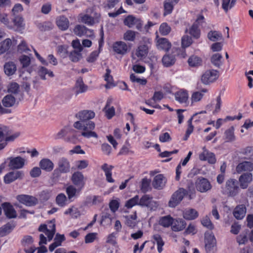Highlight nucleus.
Listing matches in <instances>:
<instances>
[{"label":"nucleus","instance_id":"37","mask_svg":"<svg viewBox=\"0 0 253 253\" xmlns=\"http://www.w3.org/2000/svg\"><path fill=\"white\" fill-rule=\"evenodd\" d=\"M173 219L170 215L165 216L160 218L159 223L164 227H168L172 225Z\"/></svg>","mask_w":253,"mask_h":253},{"label":"nucleus","instance_id":"64","mask_svg":"<svg viewBox=\"0 0 253 253\" xmlns=\"http://www.w3.org/2000/svg\"><path fill=\"white\" fill-rule=\"evenodd\" d=\"M130 80L132 82H136L142 85H145L147 83V81L146 79H140L138 78L136 76H135L134 74H132L130 75Z\"/></svg>","mask_w":253,"mask_h":253},{"label":"nucleus","instance_id":"63","mask_svg":"<svg viewBox=\"0 0 253 253\" xmlns=\"http://www.w3.org/2000/svg\"><path fill=\"white\" fill-rule=\"evenodd\" d=\"M19 85L16 83H11L8 87V91L9 92H11L14 94H17L19 92Z\"/></svg>","mask_w":253,"mask_h":253},{"label":"nucleus","instance_id":"30","mask_svg":"<svg viewBox=\"0 0 253 253\" xmlns=\"http://www.w3.org/2000/svg\"><path fill=\"white\" fill-rule=\"evenodd\" d=\"M148 52V47L146 44L139 45L136 50L135 55L140 59L145 57Z\"/></svg>","mask_w":253,"mask_h":253},{"label":"nucleus","instance_id":"42","mask_svg":"<svg viewBox=\"0 0 253 253\" xmlns=\"http://www.w3.org/2000/svg\"><path fill=\"white\" fill-rule=\"evenodd\" d=\"M11 133V130L5 126H0V142L5 140L6 135Z\"/></svg>","mask_w":253,"mask_h":253},{"label":"nucleus","instance_id":"40","mask_svg":"<svg viewBox=\"0 0 253 253\" xmlns=\"http://www.w3.org/2000/svg\"><path fill=\"white\" fill-rule=\"evenodd\" d=\"M189 33L194 38L199 39L201 35V31L199 27L194 23L189 29Z\"/></svg>","mask_w":253,"mask_h":253},{"label":"nucleus","instance_id":"56","mask_svg":"<svg viewBox=\"0 0 253 253\" xmlns=\"http://www.w3.org/2000/svg\"><path fill=\"white\" fill-rule=\"evenodd\" d=\"M150 180L146 178H143L141 182V190L143 192H147L150 189Z\"/></svg>","mask_w":253,"mask_h":253},{"label":"nucleus","instance_id":"49","mask_svg":"<svg viewBox=\"0 0 253 253\" xmlns=\"http://www.w3.org/2000/svg\"><path fill=\"white\" fill-rule=\"evenodd\" d=\"M139 196L138 195H136L134 197L128 200L126 202L125 206L128 209L131 208L135 205H139Z\"/></svg>","mask_w":253,"mask_h":253},{"label":"nucleus","instance_id":"47","mask_svg":"<svg viewBox=\"0 0 253 253\" xmlns=\"http://www.w3.org/2000/svg\"><path fill=\"white\" fill-rule=\"evenodd\" d=\"M138 22L139 20L134 17L129 15L125 19L124 24L129 28H131Z\"/></svg>","mask_w":253,"mask_h":253},{"label":"nucleus","instance_id":"22","mask_svg":"<svg viewBox=\"0 0 253 253\" xmlns=\"http://www.w3.org/2000/svg\"><path fill=\"white\" fill-rule=\"evenodd\" d=\"M159 49L168 51L171 47V43L166 38H160L158 40L157 43Z\"/></svg>","mask_w":253,"mask_h":253},{"label":"nucleus","instance_id":"43","mask_svg":"<svg viewBox=\"0 0 253 253\" xmlns=\"http://www.w3.org/2000/svg\"><path fill=\"white\" fill-rule=\"evenodd\" d=\"M209 39L212 42H215L222 39V34L216 31H211L208 34Z\"/></svg>","mask_w":253,"mask_h":253},{"label":"nucleus","instance_id":"12","mask_svg":"<svg viewBox=\"0 0 253 253\" xmlns=\"http://www.w3.org/2000/svg\"><path fill=\"white\" fill-rule=\"evenodd\" d=\"M203 149V152L200 154L199 159L202 161H208L211 164H215L216 158L214 154L212 152H209L205 147H204Z\"/></svg>","mask_w":253,"mask_h":253},{"label":"nucleus","instance_id":"8","mask_svg":"<svg viewBox=\"0 0 253 253\" xmlns=\"http://www.w3.org/2000/svg\"><path fill=\"white\" fill-rule=\"evenodd\" d=\"M16 199L20 203L28 207L34 206L38 203L37 198L28 195H18Z\"/></svg>","mask_w":253,"mask_h":253},{"label":"nucleus","instance_id":"26","mask_svg":"<svg viewBox=\"0 0 253 253\" xmlns=\"http://www.w3.org/2000/svg\"><path fill=\"white\" fill-rule=\"evenodd\" d=\"M13 222H8L0 228V237H3L10 233L15 227Z\"/></svg>","mask_w":253,"mask_h":253},{"label":"nucleus","instance_id":"31","mask_svg":"<svg viewBox=\"0 0 253 253\" xmlns=\"http://www.w3.org/2000/svg\"><path fill=\"white\" fill-rule=\"evenodd\" d=\"M57 25L62 30H66L69 25V21L67 18L62 16L57 18L56 21Z\"/></svg>","mask_w":253,"mask_h":253},{"label":"nucleus","instance_id":"9","mask_svg":"<svg viewBox=\"0 0 253 253\" xmlns=\"http://www.w3.org/2000/svg\"><path fill=\"white\" fill-rule=\"evenodd\" d=\"M72 183L78 187L79 191H81L85 185V178L80 171H76L72 175Z\"/></svg>","mask_w":253,"mask_h":253},{"label":"nucleus","instance_id":"32","mask_svg":"<svg viewBox=\"0 0 253 253\" xmlns=\"http://www.w3.org/2000/svg\"><path fill=\"white\" fill-rule=\"evenodd\" d=\"M222 56L219 53L213 54L211 58V64L215 67L220 68L222 65Z\"/></svg>","mask_w":253,"mask_h":253},{"label":"nucleus","instance_id":"3","mask_svg":"<svg viewBox=\"0 0 253 253\" xmlns=\"http://www.w3.org/2000/svg\"><path fill=\"white\" fill-rule=\"evenodd\" d=\"M223 193L229 196L234 197L239 193V187L237 180L230 178L225 183V187L222 188Z\"/></svg>","mask_w":253,"mask_h":253},{"label":"nucleus","instance_id":"24","mask_svg":"<svg viewBox=\"0 0 253 253\" xmlns=\"http://www.w3.org/2000/svg\"><path fill=\"white\" fill-rule=\"evenodd\" d=\"M175 100L180 103H186L188 99V94L186 90H180L174 94Z\"/></svg>","mask_w":253,"mask_h":253},{"label":"nucleus","instance_id":"45","mask_svg":"<svg viewBox=\"0 0 253 253\" xmlns=\"http://www.w3.org/2000/svg\"><path fill=\"white\" fill-rule=\"evenodd\" d=\"M153 238L157 245L158 252L161 253L163 251V247L165 244L161 236L159 234L154 235L153 236Z\"/></svg>","mask_w":253,"mask_h":253},{"label":"nucleus","instance_id":"4","mask_svg":"<svg viewBox=\"0 0 253 253\" xmlns=\"http://www.w3.org/2000/svg\"><path fill=\"white\" fill-rule=\"evenodd\" d=\"M187 194L186 190L180 188L174 192L169 202V206L170 208H175L182 201L184 196Z\"/></svg>","mask_w":253,"mask_h":253},{"label":"nucleus","instance_id":"41","mask_svg":"<svg viewBox=\"0 0 253 253\" xmlns=\"http://www.w3.org/2000/svg\"><path fill=\"white\" fill-rule=\"evenodd\" d=\"M198 216V212L194 209H190L185 211L183 213V217L186 219L193 220Z\"/></svg>","mask_w":253,"mask_h":253},{"label":"nucleus","instance_id":"21","mask_svg":"<svg viewBox=\"0 0 253 253\" xmlns=\"http://www.w3.org/2000/svg\"><path fill=\"white\" fill-rule=\"evenodd\" d=\"M40 168L46 171H51L54 168V164L48 159H43L39 163Z\"/></svg>","mask_w":253,"mask_h":253},{"label":"nucleus","instance_id":"54","mask_svg":"<svg viewBox=\"0 0 253 253\" xmlns=\"http://www.w3.org/2000/svg\"><path fill=\"white\" fill-rule=\"evenodd\" d=\"M67 200V197L64 194H59L56 198V204L61 207H64L66 204V201Z\"/></svg>","mask_w":253,"mask_h":253},{"label":"nucleus","instance_id":"28","mask_svg":"<svg viewBox=\"0 0 253 253\" xmlns=\"http://www.w3.org/2000/svg\"><path fill=\"white\" fill-rule=\"evenodd\" d=\"M113 167L108 165L107 164H104L102 167V169L105 172L106 177V180L108 182L112 183L114 182V180L112 178V170Z\"/></svg>","mask_w":253,"mask_h":253},{"label":"nucleus","instance_id":"57","mask_svg":"<svg viewBox=\"0 0 253 253\" xmlns=\"http://www.w3.org/2000/svg\"><path fill=\"white\" fill-rule=\"evenodd\" d=\"M124 39L126 41H133L135 39V32L131 31H127L124 35Z\"/></svg>","mask_w":253,"mask_h":253},{"label":"nucleus","instance_id":"6","mask_svg":"<svg viewBox=\"0 0 253 253\" xmlns=\"http://www.w3.org/2000/svg\"><path fill=\"white\" fill-rule=\"evenodd\" d=\"M219 77V72L215 70L206 71L201 76V82L205 84H209L215 82Z\"/></svg>","mask_w":253,"mask_h":253},{"label":"nucleus","instance_id":"35","mask_svg":"<svg viewBox=\"0 0 253 253\" xmlns=\"http://www.w3.org/2000/svg\"><path fill=\"white\" fill-rule=\"evenodd\" d=\"M15 101V98L13 95L8 94L3 97L2 103L5 107H10L14 105Z\"/></svg>","mask_w":253,"mask_h":253},{"label":"nucleus","instance_id":"59","mask_svg":"<svg viewBox=\"0 0 253 253\" xmlns=\"http://www.w3.org/2000/svg\"><path fill=\"white\" fill-rule=\"evenodd\" d=\"M57 52L62 58H66L68 55L67 47L64 45H59L57 47Z\"/></svg>","mask_w":253,"mask_h":253},{"label":"nucleus","instance_id":"19","mask_svg":"<svg viewBox=\"0 0 253 253\" xmlns=\"http://www.w3.org/2000/svg\"><path fill=\"white\" fill-rule=\"evenodd\" d=\"M162 174L156 175L153 181L152 185L155 189H162L165 185L166 182Z\"/></svg>","mask_w":253,"mask_h":253},{"label":"nucleus","instance_id":"34","mask_svg":"<svg viewBox=\"0 0 253 253\" xmlns=\"http://www.w3.org/2000/svg\"><path fill=\"white\" fill-rule=\"evenodd\" d=\"M111 100H108L107 103L103 109V111L105 112V115L108 119H111L115 113V108L114 107H110Z\"/></svg>","mask_w":253,"mask_h":253},{"label":"nucleus","instance_id":"50","mask_svg":"<svg viewBox=\"0 0 253 253\" xmlns=\"http://www.w3.org/2000/svg\"><path fill=\"white\" fill-rule=\"evenodd\" d=\"M70 59L73 62H77L82 58L81 52L74 50L70 53L69 55Z\"/></svg>","mask_w":253,"mask_h":253},{"label":"nucleus","instance_id":"52","mask_svg":"<svg viewBox=\"0 0 253 253\" xmlns=\"http://www.w3.org/2000/svg\"><path fill=\"white\" fill-rule=\"evenodd\" d=\"M192 42V38L189 36L184 35L181 38V46L183 48L189 47Z\"/></svg>","mask_w":253,"mask_h":253},{"label":"nucleus","instance_id":"5","mask_svg":"<svg viewBox=\"0 0 253 253\" xmlns=\"http://www.w3.org/2000/svg\"><path fill=\"white\" fill-rule=\"evenodd\" d=\"M195 186L196 190L201 193L207 192L212 188V185L209 180L203 177H200L196 179Z\"/></svg>","mask_w":253,"mask_h":253},{"label":"nucleus","instance_id":"38","mask_svg":"<svg viewBox=\"0 0 253 253\" xmlns=\"http://www.w3.org/2000/svg\"><path fill=\"white\" fill-rule=\"evenodd\" d=\"M237 0H222V8L227 13L236 4Z\"/></svg>","mask_w":253,"mask_h":253},{"label":"nucleus","instance_id":"20","mask_svg":"<svg viewBox=\"0 0 253 253\" xmlns=\"http://www.w3.org/2000/svg\"><path fill=\"white\" fill-rule=\"evenodd\" d=\"M186 225V222L182 219H173V222L171 225V229L173 231H180L183 230L185 228Z\"/></svg>","mask_w":253,"mask_h":253},{"label":"nucleus","instance_id":"39","mask_svg":"<svg viewBox=\"0 0 253 253\" xmlns=\"http://www.w3.org/2000/svg\"><path fill=\"white\" fill-rule=\"evenodd\" d=\"M224 134L227 142H232L236 139L234 135V127L233 126H232L227 129L225 131Z\"/></svg>","mask_w":253,"mask_h":253},{"label":"nucleus","instance_id":"53","mask_svg":"<svg viewBox=\"0 0 253 253\" xmlns=\"http://www.w3.org/2000/svg\"><path fill=\"white\" fill-rule=\"evenodd\" d=\"M171 31V28L166 23H162L159 28L160 33L163 36L168 35Z\"/></svg>","mask_w":253,"mask_h":253},{"label":"nucleus","instance_id":"36","mask_svg":"<svg viewBox=\"0 0 253 253\" xmlns=\"http://www.w3.org/2000/svg\"><path fill=\"white\" fill-rule=\"evenodd\" d=\"M175 59L173 55L167 54L163 56L162 62L164 66L168 67L172 66L175 63Z\"/></svg>","mask_w":253,"mask_h":253},{"label":"nucleus","instance_id":"15","mask_svg":"<svg viewBox=\"0 0 253 253\" xmlns=\"http://www.w3.org/2000/svg\"><path fill=\"white\" fill-rule=\"evenodd\" d=\"M236 170L238 173L246 171H252L253 170V163L248 161L240 163L236 167Z\"/></svg>","mask_w":253,"mask_h":253},{"label":"nucleus","instance_id":"11","mask_svg":"<svg viewBox=\"0 0 253 253\" xmlns=\"http://www.w3.org/2000/svg\"><path fill=\"white\" fill-rule=\"evenodd\" d=\"M139 205L141 207H146L150 209L157 208V203L152 200V197L148 195H143L139 201Z\"/></svg>","mask_w":253,"mask_h":253},{"label":"nucleus","instance_id":"7","mask_svg":"<svg viewBox=\"0 0 253 253\" xmlns=\"http://www.w3.org/2000/svg\"><path fill=\"white\" fill-rule=\"evenodd\" d=\"M7 160L9 161L8 166L10 169L13 170L21 169L25 165V160L20 156L16 157H11L8 158Z\"/></svg>","mask_w":253,"mask_h":253},{"label":"nucleus","instance_id":"55","mask_svg":"<svg viewBox=\"0 0 253 253\" xmlns=\"http://www.w3.org/2000/svg\"><path fill=\"white\" fill-rule=\"evenodd\" d=\"M19 61L23 68L28 67L31 63L30 58L25 55H21L19 58Z\"/></svg>","mask_w":253,"mask_h":253},{"label":"nucleus","instance_id":"1","mask_svg":"<svg viewBox=\"0 0 253 253\" xmlns=\"http://www.w3.org/2000/svg\"><path fill=\"white\" fill-rule=\"evenodd\" d=\"M76 117L79 120L74 123V127L79 130H82L81 135L84 137L97 138V133L92 131L95 128V124L89 120L95 117V113L91 110H84L79 112L76 114Z\"/></svg>","mask_w":253,"mask_h":253},{"label":"nucleus","instance_id":"10","mask_svg":"<svg viewBox=\"0 0 253 253\" xmlns=\"http://www.w3.org/2000/svg\"><path fill=\"white\" fill-rule=\"evenodd\" d=\"M205 242L207 253H214L216 250V239L214 235L211 234L206 235Z\"/></svg>","mask_w":253,"mask_h":253},{"label":"nucleus","instance_id":"2","mask_svg":"<svg viewBox=\"0 0 253 253\" xmlns=\"http://www.w3.org/2000/svg\"><path fill=\"white\" fill-rule=\"evenodd\" d=\"M71 165L69 160L65 157L60 158L57 162V167L53 173L52 176L54 179L60 177L61 173H67L70 172Z\"/></svg>","mask_w":253,"mask_h":253},{"label":"nucleus","instance_id":"60","mask_svg":"<svg viewBox=\"0 0 253 253\" xmlns=\"http://www.w3.org/2000/svg\"><path fill=\"white\" fill-rule=\"evenodd\" d=\"M14 25L19 28H23L24 26V19L20 16H15L13 19Z\"/></svg>","mask_w":253,"mask_h":253},{"label":"nucleus","instance_id":"48","mask_svg":"<svg viewBox=\"0 0 253 253\" xmlns=\"http://www.w3.org/2000/svg\"><path fill=\"white\" fill-rule=\"evenodd\" d=\"M66 191L68 198L70 200L76 195L77 193H79L80 191H79L78 188L77 189L74 186L70 185L67 187Z\"/></svg>","mask_w":253,"mask_h":253},{"label":"nucleus","instance_id":"23","mask_svg":"<svg viewBox=\"0 0 253 253\" xmlns=\"http://www.w3.org/2000/svg\"><path fill=\"white\" fill-rule=\"evenodd\" d=\"M246 208L244 205L237 206L234 209L233 214L237 219H242L246 214Z\"/></svg>","mask_w":253,"mask_h":253},{"label":"nucleus","instance_id":"58","mask_svg":"<svg viewBox=\"0 0 253 253\" xmlns=\"http://www.w3.org/2000/svg\"><path fill=\"white\" fill-rule=\"evenodd\" d=\"M202 225L208 228L209 229L212 230L214 228V226L211 223L210 218L206 216L204 217L201 220Z\"/></svg>","mask_w":253,"mask_h":253},{"label":"nucleus","instance_id":"29","mask_svg":"<svg viewBox=\"0 0 253 253\" xmlns=\"http://www.w3.org/2000/svg\"><path fill=\"white\" fill-rule=\"evenodd\" d=\"M37 73L41 79L43 80H45L46 79L45 78L46 75H47L51 78L54 77V74L51 71L49 70L47 68L42 66H40L39 67Z\"/></svg>","mask_w":253,"mask_h":253},{"label":"nucleus","instance_id":"62","mask_svg":"<svg viewBox=\"0 0 253 253\" xmlns=\"http://www.w3.org/2000/svg\"><path fill=\"white\" fill-rule=\"evenodd\" d=\"M75 130L73 129H70L68 127H65L59 131L57 134V137L60 138L67 135L69 132H73Z\"/></svg>","mask_w":253,"mask_h":253},{"label":"nucleus","instance_id":"25","mask_svg":"<svg viewBox=\"0 0 253 253\" xmlns=\"http://www.w3.org/2000/svg\"><path fill=\"white\" fill-rule=\"evenodd\" d=\"M17 68L15 64L13 62H8L5 63L4 65V72L5 74L10 76L14 74Z\"/></svg>","mask_w":253,"mask_h":253},{"label":"nucleus","instance_id":"18","mask_svg":"<svg viewBox=\"0 0 253 253\" xmlns=\"http://www.w3.org/2000/svg\"><path fill=\"white\" fill-rule=\"evenodd\" d=\"M125 224L131 228H134L137 224L136 212L135 211L133 214L124 216Z\"/></svg>","mask_w":253,"mask_h":253},{"label":"nucleus","instance_id":"51","mask_svg":"<svg viewBox=\"0 0 253 253\" xmlns=\"http://www.w3.org/2000/svg\"><path fill=\"white\" fill-rule=\"evenodd\" d=\"M248 232H243L238 235L236 238L237 243L240 245H245L248 241Z\"/></svg>","mask_w":253,"mask_h":253},{"label":"nucleus","instance_id":"46","mask_svg":"<svg viewBox=\"0 0 253 253\" xmlns=\"http://www.w3.org/2000/svg\"><path fill=\"white\" fill-rule=\"evenodd\" d=\"M96 18H95L94 20L92 18V15L91 14L89 13H86V14L84 15L81 17L82 21L88 25H92L94 24V21H96Z\"/></svg>","mask_w":253,"mask_h":253},{"label":"nucleus","instance_id":"17","mask_svg":"<svg viewBox=\"0 0 253 253\" xmlns=\"http://www.w3.org/2000/svg\"><path fill=\"white\" fill-rule=\"evenodd\" d=\"M113 49L117 53L123 55L126 52L127 46L123 42H117L114 44Z\"/></svg>","mask_w":253,"mask_h":253},{"label":"nucleus","instance_id":"27","mask_svg":"<svg viewBox=\"0 0 253 253\" xmlns=\"http://www.w3.org/2000/svg\"><path fill=\"white\" fill-rule=\"evenodd\" d=\"M87 90V86L84 84L83 79L79 78L76 82L75 86V94L78 95L80 93L84 92Z\"/></svg>","mask_w":253,"mask_h":253},{"label":"nucleus","instance_id":"16","mask_svg":"<svg viewBox=\"0 0 253 253\" xmlns=\"http://www.w3.org/2000/svg\"><path fill=\"white\" fill-rule=\"evenodd\" d=\"M4 213L9 218H15L17 216L16 212L13 206L8 203H4L2 204Z\"/></svg>","mask_w":253,"mask_h":253},{"label":"nucleus","instance_id":"14","mask_svg":"<svg viewBox=\"0 0 253 253\" xmlns=\"http://www.w3.org/2000/svg\"><path fill=\"white\" fill-rule=\"evenodd\" d=\"M252 180L253 175L251 173H244L239 178L240 186L243 189L247 188Z\"/></svg>","mask_w":253,"mask_h":253},{"label":"nucleus","instance_id":"44","mask_svg":"<svg viewBox=\"0 0 253 253\" xmlns=\"http://www.w3.org/2000/svg\"><path fill=\"white\" fill-rule=\"evenodd\" d=\"M11 45V41L9 39H6L0 43V55L7 51Z\"/></svg>","mask_w":253,"mask_h":253},{"label":"nucleus","instance_id":"13","mask_svg":"<svg viewBox=\"0 0 253 253\" xmlns=\"http://www.w3.org/2000/svg\"><path fill=\"white\" fill-rule=\"evenodd\" d=\"M23 176V172L21 171H11L7 173L4 177V181L9 184L17 179L21 178Z\"/></svg>","mask_w":253,"mask_h":253},{"label":"nucleus","instance_id":"33","mask_svg":"<svg viewBox=\"0 0 253 253\" xmlns=\"http://www.w3.org/2000/svg\"><path fill=\"white\" fill-rule=\"evenodd\" d=\"M188 63L190 67H198L202 65V59L197 55H193L189 58Z\"/></svg>","mask_w":253,"mask_h":253},{"label":"nucleus","instance_id":"61","mask_svg":"<svg viewBox=\"0 0 253 253\" xmlns=\"http://www.w3.org/2000/svg\"><path fill=\"white\" fill-rule=\"evenodd\" d=\"M173 4L170 3V2L166 0L164 3V9L165 12L164 15L165 16L167 14H170L173 9Z\"/></svg>","mask_w":253,"mask_h":253}]
</instances>
